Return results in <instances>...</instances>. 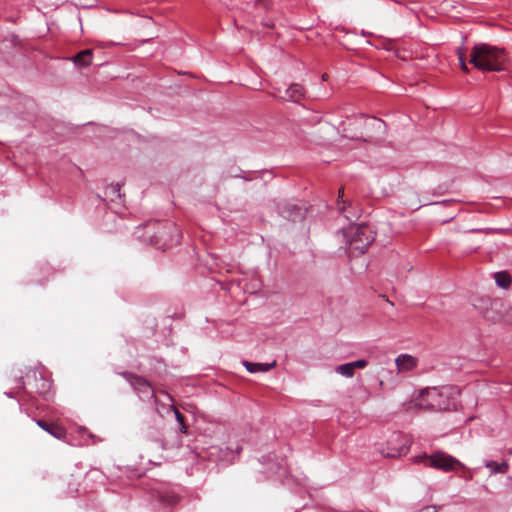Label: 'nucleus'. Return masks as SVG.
Returning <instances> with one entry per match:
<instances>
[{"instance_id":"1","label":"nucleus","mask_w":512,"mask_h":512,"mask_svg":"<svg viewBox=\"0 0 512 512\" xmlns=\"http://www.w3.org/2000/svg\"><path fill=\"white\" fill-rule=\"evenodd\" d=\"M469 63L481 71H503L508 64V55L504 49L479 43L473 46Z\"/></svg>"},{"instance_id":"2","label":"nucleus","mask_w":512,"mask_h":512,"mask_svg":"<svg viewBox=\"0 0 512 512\" xmlns=\"http://www.w3.org/2000/svg\"><path fill=\"white\" fill-rule=\"evenodd\" d=\"M415 406L425 411H449L456 406L453 389L448 386L426 388L420 392Z\"/></svg>"},{"instance_id":"3","label":"nucleus","mask_w":512,"mask_h":512,"mask_svg":"<svg viewBox=\"0 0 512 512\" xmlns=\"http://www.w3.org/2000/svg\"><path fill=\"white\" fill-rule=\"evenodd\" d=\"M17 382L20 383V388L23 390V395L19 399L20 410L23 411V406L28 404L34 394L45 395L50 390V382L42 373L37 370H29L25 377L15 376Z\"/></svg>"},{"instance_id":"4","label":"nucleus","mask_w":512,"mask_h":512,"mask_svg":"<svg viewBox=\"0 0 512 512\" xmlns=\"http://www.w3.org/2000/svg\"><path fill=\"white\" fill-rule=\"evenodd\" d=\"M415 461L422 462L425 467L440 470L445 473L454 471L458 467L466 469L461 461L443 451H436L430 455L423 454L416 457Z\"/></svg>"},{"instance_id":"5","label":"nucleus","mask_w":512,"mask_h":512,"mask_svg":"<svg viewBox=\"0 0 512 512\" xmlns=\"http://www.w3.org/2000/svg\"><path fill=\"white\" fill-rule=\"evenodd\" d=\"M346 236L350 249L361 254H363L374 241V233L366 224L350 227Z\"/></svg>"},{"instance_id":"6","label":"nucleus","mask_w":512,"mask_h":512,"mask_svg":"<svg viewBox=\"0 0 512 512\" xmlns=\"http://www.w3.org/2000/svg\"><path fill=\"white\" fill-rule=\"evenodd\" d=\"M121 376L125 378L142 400H149L155 397L152 385L142 376L131 372H122Z\"/></svg>"},{"instance_id":"7","label":"nucleus","mask_w":512,"mask_h":512,"mask_svg":"<svg viewBox=\"0 0 512 512\" xmlns=\"http://www.w3.org/2000/svg\"><path fill=\"white\" fill-rule=\"evenodd\" d=\"M472 305L478 309L487 320L495 322L501 317L498 312L500 305L498 300H492L489 297L473 298Z\"/></svg>"},{"instance_id":"8","label":"nucleus","mask_w":512,"mask_h":512,"mask_svg":"<svg viewBox=\"0 0 512 512\" xmlns=\"http://www.w3.org/2000/svg\"><path fill=\"white\" fill-rule=\"evenodd\" d=\"M35 422L41 429H43L44 431L49 433L54 438H56L58 440L66 439L67 431L64 427H62L56 423H53V422H47L42 419H36Z\"/></svg>"},{"instance_id":"9","label":"nucleus","mask_w":512,"mask_h":512,"mask_svg":"<svg viewBox=\"0 0 512 512\" xmlns=\"http://www.w3.org/2000/svg\"><path fill=\"white\" fill-rule=\"evenodd\" d=\"M395 364L400 372L411 371L417 366L418 360L410 354H400L395 359Z\"/></svg>"},{"instance_id":"10","label":"nucleus","mask_w":512,"mask_h":512,"mask_svg":"<svg viewBox=\"0 0 512 512\" xmlns=\"http://www.w3.org/2000/svg\"><path fill=\"white\" fill-rule=\"evenodd\" d=\"M285 94L284 100L299 102L305 97V89L302 85L293 83L286 89Z\"/></svg>"},{"instance_id":"11","label":"nucleus","mask_w":512,"mask_h":512,"mask_svg":"<svg viewBox=\"0 0 512 512\" xmlns=\"http://www.w3.org/2000/svg\"><path fill=\"white\" fill-rule=\"evenodd\" d=\"M209 457L214 460H222V461H230L234 457V452L229 448L222 449L216 446H213L209 450Z\"/></svg>"},{"instance_id":"12","label":"nucleus","mask_w":512,"mask_h":512,"mask_svg":"<svg viewBox=\"0 0 512 512\" xmlns=\"http://www.w3.org/2000/svg\"><path fill=\"white\" fill-rule=\"evenodd\" d=\"M93 51L91 49H86L80 51L74 57H72V61L76 66L79 67H87L92 63Z\"/></svg>"},{"instance_id":"13","label":"nucleus","mask_w":512,"mask_h":512,"mask_svg":"<svg viewBox=\"0 0 512 512\" xmlns=\"http://www.w3.org/2000/svg\"><path fill=\"white\" fill-rule=\"evenodd\" d=\"M243 364L248 372L257 373L270 371L276 365V361H273L272 363H253L244 361Z\"/></svg>"},{"instance_id":"14","label":"nucleus","mask_w":512,"mask_h":512,"mask_svg":"<svg viewBox=\"0 0 512 512\" xmlns=\"http://www.w3.org/2000/svg\"><path fill=\"white\" fill-rule=\"evenodd\" d=\"M496 284L501 288H508L511 285V276L506 271L496 272L494 275Z\"/></svg>"},{"instance_id":"15","label":"nucleus","mask_w":512,"mask_h":512,"mask_svg":"<svg viewBox=\"0 0 512 512\" xmlns=\"http://www.w3.org/2000/svg\"><path fill=\"white\" fill-rule=\"evenodd\" d=\"M485 467L489 468L492 473L504 474L508 471L509 465L507 462L497 463L496 461H486Z\"/></svg>"},{"instance_id":"16","label":"nucleus","mask_w":512,"mask_h":512,"mask_svg":"<svg viewBox=\"0 0 512 512\" xmlns=\"http://www.w3.org/2000/svg\"><path fill=\"white\" fill-rule=\"evenodd\" d=\"M335 371L342 376L350 378V377H353L355 369H354L352 363L349 362V363H345V364H341V365L337 366L335 368Z\"/></svg>"},{"instance_id":"17","label":"nucleus","mask_w":512,"mask_h":512,"mask_svg":"<svg viewBox=\"0 0 512 512\" xmlns=\"http://www.w3.org/2000/svg\"><path fill=\"white\" fill-rule=\"evenodd\" d=\"M166 227L169 228V229H173L175 232H177V228L174 224L172 223H166L164 225V227L158 231V234L155 236L157 238V243L159 242V240H164V243L162 244V247L165 248L167 247L169 244L167 243L166 241V236H167V231H166Z\"/></svg>"},{"instance_id":"18","label":"nucleus","mask_w":512,"mask_h":512,"mask_svg":"<svg viewBox=\"0 0 512 512\" xmlns=\"http://www.w3.org/2000/svg\"><path fill=\"white\" fill-rule=\"evenodd\" d=\"M173 411H174V414H175V418H176V421L178 422L179 424V431L181 433H186L187 432V426L185 424V417L182 413H180V411L173 407Z\"/></svg>"},{"instance_id":"19","label":"nucleus","mask_w":512,"mask_h":512,"mask_svg":"<svg viewBox=\"0 0 512 512\" xmlns=\"http://www.w3.org/2000/svg\"><path fill=\"white\" fill-rule=\"evenodd\" d=\"M458 59H459L461 70L463 72H468L469 69H468L467 63L465 61V54L463 52H461L460 50L458 51Z\"/></svg>"},{"instance_id":"20","label":"nucleus","mask_w":512,"mask_h":512,"mask_svg":"<svg viewBox=\"0 0 512 512\" xmlns=\"http://www.w3.org/2000/svg\"><path fill=\"white\" fill-rule=\"evenodd\" d=\"M120 189H121V185L119 183H112L109 187H108V190L114 195L116 196L117 198H121V194H120Z\"/></svg>"},{"instance_id":"21","label":"nucleus","mask_w":512,"mask_h":512,"mask_svg":"<svg viewBox=\"0 0 512 512\" xmlns=\"http://www.w3.org/2000/svg\"><path fill=\"white\" fill-rule=\"evenodd\" d=\"M18 384L20 383L18 382ZM5 395L9 398H17L19 400L23 395V390L20 388V385H18L16 391L5 392Z\"/></svg>"},{"instance_id":"22","label":"nucleus","mask_w":512,"mask_h":512,"mask_svg":"<svg viewBox=\"0 0 512 512\" xmlns=\"http://www.w3.org/2000/svg\"><path fill=\"white\" fill-rule=\"evenodd\" d=\"M354 369H362V368H365L368 364V362L365 360V359H359V360H356V361H353L351 362Z\"/></svg>"},{"instance_id":"23","label":"nucleus","mask_w":512,"mask_h":512,"mask_svg":"<svg viewBox=\"0 0 512 512\" xmlns=\"http://www.w3.org/2000/svg\"><path fill=\"white\" fill-rule=\"evenodd\" d=\"M373 121L375 122V124H377L378 128L382 127L383 122L381 120L373 118Z\"/></svg>"},{"instance_id":"24","label":"nucleus","mask_w":512,"mask_h":512,"mask_svg":"<svg viewBox=\"0 0 512 512\" xmlns=\"http://www.w3.org/2000/svg\"><path fill=\"white\" fill-rule=\"evenodd\" d=\"M343 195H344V189H343V188H341V189H339L338 198H339V199H340V198H342V197H343Z\"/></svg>"},{"instance_id":"25","label":"nucleus","mask_w":512,"mask_h":512,"mask_svg":"<svg viewBox=\"0 0 512 512\" xmlns=\"http://www.w3.org/2000/svg\"><path fill=\"white\" fill-rule=\"evenodd\" d=\"M338 210H339L340 212H343V211L345 210V205H343V206L339 207V208H338Z\"/></svg>"},{"instance_id":"26","label":"nucleus","mask_w":512,"mask_h":512,"mask_svg":"<svg viewBox=\"0 0 512 512\" xmlns=\"http://www.w3.org/2000/svg\"><path fill=\"white\" fill-rule=\"evenodd\" d=\"M327 79V74L322 75V80L325 81Z\"/></svg>"}]
</instances>
